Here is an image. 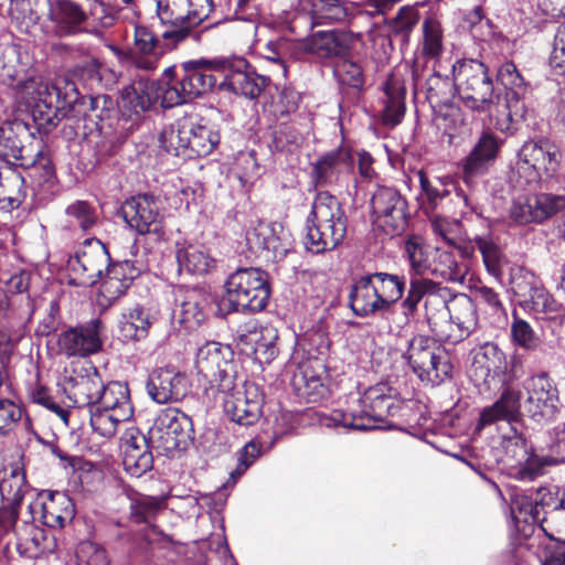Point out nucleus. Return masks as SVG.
Masks as SVG:
<instances>
[{
	"label": "nucleus",
	"instance_id": "obj_1",
	"mask_svg": "<svg viewBox=\"0 0 565 565\" xmlns=\"http://www.w3.org/2000/svg\"><path fill=\"white\" fill-rule=\"evenodd\" d=\"M212 10V0H160L157 13L166 29L159 39L148 26L136 25L129 63L138 70H156L160 58L182 43Z\"/></svg>",
	"mask_w": 565,
	"mask_h": 565
},
{
	"label": "nucleus",
	"instance_id": "obj_2",
	"mask_svg": "<svg viewBox=\"0 0 565 565\" xmlns=\"http://www.w3.org/2000/svg\"><path fill=\"white\" fill-rule=\"evenodd\" d=\"M398 408L397 392L385 383H379L361 396L351 397L345 408L318 414V422L328 428L376 429L386 416L394 415Z\"/></svg>",
	"mask_w": 565,
	"mask_h": 565
},
{
	"label": "nucleus",
	"instance_id": "obj_3",
	"mask_svg": "<svg viewBox=\"0 0 565 565\" xmlns=\"http://www.w3.org/2000/svg\"><path fill=\"white\" fill-rule=\"evenodd\" d=\"M307 223L306 245L312 253L332 250L345 238V212L339 200L329 192L316 195Z\"/></svg>",
	"mask_w": 565,
	"mask_h": 565
},
{
	"label": "nucleus",
	"instance_id": "obj_4",
	"mask_svg": "<svg viewBox=\"0 0 565 565\" xmlns=\"http://www.w3.org/2000/svg\"><path fill=\"white\" fill-rule=\"evenodd\" d=\"M160 147L175 157H205L220 142L218 132L194 116H185L162 130Z\"/></svg>",
	"mask_w": 565,
	"mask_h": 565
},
{
	"label": "nucleus",
	"instance_id": "obj_5",
	"mask_svg": "<svg viewBox=\"0 0 565 565\" xmlns=\"http://www.w3.org/2000/svg\"><path fill=\"white\" fill-rule=\"evenodd\" d=\"M555 146L544 140L526 141L511 168L509 182L520 190L535 189L543 180L551 179L559 166Z\"/></svg>",
	"mask_w": 565,
	"mask_h": 565
},
{
	"label": "nucleus",
	"instance_id": "obj_6",
	"mask_svg": "<svg viewBox=\"0 0 565 565\" xmlns=\"http://www.w3.org/2000/svg\"><path fill=\"white\" fill-rule=\"evenodd\" d=\"M455 88L461 102L468 108L478 111H492L499 96L488 67L478 60H459L451 66Z\"/></svg>",
	"mask_w": 565,
	"mask_h": 565
},
{
	"label": "nucleus",
	"instance_id": "obj_7",
	"mask_svg": "<svg viewBox=\"0 0 565 565\" xmlns=\"http://www.w3.org/2000/svg\"><path fill=\"white\" fill-rule=\"evenodd\" d=\"M402 356L416 376L428 385H439L451 375L448 352L428 335H414Z\"/></svg>",
	"mask_w": 565,
	"mask_h": 565
},
{
	"label": "nucleus",
	"instance_id": "obj_8",
	"mask_svg": "<svg viewBox=\"0 0 565 565\" xmlns=\"http://www.w3.org/2000/svg\"><path fill=\"white\" fill-rule=\"evenodd\" d=\"M269 295L267 275L258 268H239L225 282V300L234 311H260Z\"/></svg>",
	"mask_w": 565,
	"mask_h": 565
},
{
	"label": "nucleus",
	"instance_id": "obj_9",
	"mask_svg": "<svg viewBox=\"0 0 565 565\" xmlns=\"http://www.w3.org/2000/svg\"><path fill=\"white\" fill-rule=\"evenodd\" d=\"M234 352L230 345L220 342H206L196 353L198 372L220 393L235 388Z\"/></svg>",
	"mask_w": 565,
	"mask_h": 565
},
{
	"label": "nucleus",
	"instance_id": "obj_10",
	"mask_svg": "<svg viewBox=\"0 0 565 565\" xmlns=\"http://www.w3.org/2000/svg\"><path fill=\"white\" fill-rule=\"evenodd\" d=\"M501 448V461L514 469L515 478L522 481L534 480L544 473L546 467L558 462L554 457L535 454L532 445L516 431L502 438Z\"/></svg>",
	"mask_w": 565,
	"mask_h": 565
},
{
	"label": "nucleus",
	"instance_id": "obj_11",
	"mask_svg": "<svg viewBox=\"0 0 565 565\" xmlns=\"http://www.w3.org/2000/svg\"><path fill=\"white\" fill-rule=\"evenodd\" d=\"M191 418L174 407L161 409L151 428L149 439L152 445L167 454L185 449L192 441Z\"/></svg>",
	"mask_w": 565,
	"mask_h": 565
},
{
	"label": "nucleus",
	"instance_id": "obj_12",
	"mask_svg": "<svg viewBox=\"0 0 565 565\" xmlns=\"http://www.w3.org/2000/svg\"><path fill=\"white\" fill-rule=\"evenodd\" d=\"M526 398L521 407L523 413L539 425L552 422L559 408L558 390L554 381L541 373L524 382Z\"/></svg>",
	"mask_w": 565,
	"mask_h": 565
},
{
	"label": "nucleus",
	"instance_id": "obj_13",
	"mask_svg": "<svg viewBox=\"0 0 565 565\" xmlns=\"http://www.w3.org/2000/svg\"><path fill=\"white\" fill-rule=\"evenodd\" d=\"M100 0H86V6L74 0H49L47 20L53 33L58 38H67L86 32L88 19L96 14Z\"/></svg>",
	"mask_w": 565,
	"mask_h": 565
},
{
	"label": "nucleus",
	"instance_id": "obj_14",
	"mask_svg": "<svg viewBox=\"0 0 565 565\" xmlns=\"http://www.w3.org/2000/svg\"><path fill=\"white\" fill-rule=\"evenodd\" d=\"M373 224L385 235L402 233L407 224L406 201L401 194L386 186L379 188L371 200Z\"/></svg>",
	"mask_w": 565,
	"mask_h": 565
},
{
	"label": "nucleus",
	"instance_id": "obj_15",
	"mask_svg": "<svg viewBox=\"0 0 565 565\" xmlns=\"http://www.w3.org/2000/svg\"><path fill=\"white\" fill-rule=\"evenodd\" d=\"M108 263L109 255L104 244L98 239H86L81 249L67 262L70 282L75 286L95 284Z\"/></svg>",
	"mask_w": 565,
	"mask_h": 565
},
{
	"label": "nucleus",
	"instance_id": "obj_16",
	"mask_svg": "<svg viewBox=\"0 0 565 565\" xmlns=\"http://www.w3.org/2000/svg\"><path fill=\"white\" fill-rule=\"evenodd\" d=\"M244 58L215 61V71L220 77V88L246 98H257L267 85L264 76L248 72Z\"/></svg>",
	"mask_w": 565,
	"mask_h": 565
},
{
	"label": "nucleus",
	"instance_id": "obj_17",
	"mask_svg": "<svg viewBox=\"0 0 565 565\" xmlns=\"http://www.w3.org/2000/svg\"><path fill=\"white\" fill-rule=\"evenodd\" d=\"M511 285L524 309L533 315L548 316L557 311V301L532 271L520 269L512 276Z\"/></svg>",
	"mask_w": 565,
	"mask_h": 565
},
{
	"label": "nucleus",
	"instance_id": "obj_18",
	"mask_svg": "<svg viewBox=\"0 0 565 565\" xmlns=\"http://www.w3.org/2000/svg\"><path fill=\"white\" fill-rule=\"evenodd\" d=\"M565 206V196L550 193L523 195L513 200L510 217L519 224L541 223Z\"/></svg>",
	"mask_w": 565,
	"mask_h": 565
},
{
	"label": "nucleus",
	"instance_id": "obj_19",
	"mask_svg": "<svg viewBox=\"0 0 565 565\" xmlns=\"http://www.w3.org/2000/svg\"><path fill=\"white\" fill-rule=\"evenodd\" d=\"M503 140L489 131L482 132L469 154L461 163L462 181L473 188L477 180L494 163Z\"/></svg>",
	"mask_w": 565,
	"mask_h": 565
},
{
	"label": "nucleus",
	"instance_id": "obj_20",
	"mask_svg": "<svg viewBox=\"0 0 565 565\" xmlns=\"http://www.w3.org/2000/svg\"><path fill=\"white\" fill-rule=\"evenodd\" d=\"M225 412L231 419L239 425L255 424L260 415L264 404V395L254 383H247L243 391L236 390L222 393Z\"/></svg>",
	"mask_w": 565,
	"mask_h": 565
},
{
	"label": "nucleus",
	"instance_id": "obj_21",
	"mask_svg": "<svg viewBox=\"0 0 565 565\" xmlns=\"http://www.w3.org/2000/svg\"><path fill=\"white\" fill-rule=\"evenodd\" d=\"M126 223L137 233L159 234L162 231V215L152 195L143 194L127 200L121 207Z\"/></svg>",
	"mask_w": 565,
	"mask_h": 565
},
{
	"label": "nucleus",
	"instance_id": "obj_22",
	"mask_svg": "<svg viewBox=\"0 0 565 565\" xmlns=\"http://www.w3.org/2000/svg\"><path fill=\"white\" fill-rule=\"evenodd\" d=\"M353 169V156L349 148L340 147L321 157L312 166L311 178L316 185L341 184Z\"/></svg>",
	"mask_w": 565,
	"mask_h": 565
},
{
	"label": "nucleus",
	"instance_id": "obj_23",
	"mask_svg": "<svg viewBox=\"0 0 565 565\" xmlns=\"http://www.w3.org/2000/svg\"><path fill=\"white\" fill-rule=\"evenodd\" d=\"M439 287L430 279L414 278L409 282V289L403 301L404 313L413 315L418 303L425 298V312L433 332H437L436 312L445 308V299L438 295Z\"/></svg>",
	"mask_w": 565,
	"mask_h": 565
},
{
	"label": "nucleus",
	"instance_id": "obj_24",
	"mask_svg": "<svg viewBox=\"0 0 565 565\" xmlns=\"http://www.w3.org/2000/svg\"><path fill=\"white\" fill-rule=\"evenodd\" d=\"M124 469L139 478L152 468L153 457L146 436L136 427H129L120 439Z\"/></svg>",
	"mask_w": 565,
	"mask_h": 565
},
{
	"label": "nucleus",
	"instance_id": "obj_25",
	"mask_svg": "<svg viewBox=\"0 0 565 565\" xmlns=\"http://www.w3.org/2000/svg\"><path fill=\"white\" fill-rule=\"evenodd\" d=\"M100 326L99 320H94L85 327L62 332L57 338L60 352L66 356H88L98 352L102 348Z\"/></svg>",
	"mask_w": 565,
	"mask_h": 565
},
{
	"label": "nucleus",
	"instance_id": "obj_26",
	"mask_svg": "<svg viewBox=\"0 0 565 565\" xmlns=\"http://www.w3.org/2000/svg\"><path fill=\"white\" fill-rule=\"evenodd\" d=\"M146 387L152 401L166 404L181 399L188 392V382L174 369L159 367L150 373Z\"/></svg>",
	"mask_w": 565,
	"mask_h": 565
},
{
	"label": "nucleus",
	"instance_id": "obj_27",
	"mask_svg": "<svg viewBox=\"0 0 565 565\" xmlns=\"http://www.w3.org/2000/svg\"><path fill=\"white\" fill-rule=\"evenodd\" d=\"M33 521L52 527L61 529L73 515L71 500L62 493H50L34 500L29 505Z\"/></svg>",
	"mask_w": 565,
	"mask_h": 565
},
{
	"label": "nucleus",
	"instance_id": "obj_28",
	"mask_svg": "<svg viewBox=\"0 0 565 565\" xmlns=\"http://www.w3.org/2000/svg\"><path fill=\"white\" fill-rule=\"evenodd\" d=\"M140 274L131 260H122L108 266L107 274L99 289L100 306L109 307L120 298L131 281Z\"/></svg>",
	"mask_w": 565,
	"mask_h": 565
},
{
	"label": "nucleus",
	"instance_id": "obj_29",
	"mask_svg": "<svg viewBox=\"0 0 565 565\" xmlns=\"http://www.w3.org/2000/svg\"><path fill=\"white\" fill-rule=\"evenodd\" d=\"M159 99V85L147 78L134 81L121 89L118 105L124 115L147 111Z\"/></svg>",
	"mask_w": 565,
	"mask_h": 565
},
{
	"label": "nucleus",
	"instance_id": "obj_30",
	"mask_svg": "<svg viewBox=\"0 0 565 565\" xmlns=\"http://www.w3.org/2000/svg\"><path fill=\"white\" fill-rule=\"evenodd\" d=\"M559 502H565V499L558 498L557 487H541L533 501L518 497L512 503V513L516 521L536 522L541 518V510L545 512L558 505Z\"/></svg>",
	"mask_w": 565,
	"mask_h": 565
},
{
	"label": "nucleus",
	"instance_id": "obj_31",
	"mask_svg": "<svg viewBox=\"0 0 565 565\" xmlns=\"http://www.w3.org/2000/svg\"><path fill=\"white\" fill-rule=\"evenodd\" d=\"M174 252L179 269L190 275H204L215 267V259L207 248L199 243L177 242Z\"/></svg>",
	"mask_w": 565,
	"mask_h": 565
},
{
	"label": "nucleus",
	"instance_id": "obj_32",
	"mask_svg": "<svg viewBox=\"0 0 565 565\" xmlns=\"http://www.w3.org/2000/svg\"><path fill=\"white\" fill-rule=\"evenodd\" d=\"M68 392L78 405L97 404L104 388L103 380L96 367L88 365L70 379Z\"/></svg>",
	"mask_w": 565,
	"mask_h": 565
},
{
	"label": "nucleus",
	"instance_id": "obj_33",
	"mask_svg": "<svg viewBox=\"0 0 565 565\" xmlns=\"http://www.w3.org/2000/svg\"><path fill=\"white\" fill-rule=\"evenodd\" d=\"M521 392L507 388L501 396L492 405L484 407L480 412L477 429L481 430L486 426L495 424L497 422H512L518 418L521 409Z\"/></svg>",
	"mask_w": 565,
	"mask_h": 565
},
{
	"label": "nucleus",
	"instance_id": "obj_34",
	"mask_svg": "<svg viewBox=\"0 0 565 565\" xmlns=\"http://www.w3.org/2000/svg\"><path fill=\"white\" fill-rule=\"evenodd\" d=\"M448 313L450 321L458 328L461 339L469 337L478 326V313L475 302L465 294L454 296L448 302L445 300L443 311L436 317Z\"/></svg>",
	"mask_w": 565,
	"mask_h": 565
},
{
	"label": "nucleus",
	"instance_id": "obj_35",
	"mask_svg": "<svg viewBox=\"0 0 565 565\" xmlns=\"http://www.w3.org/2000/svg\"><path fill=\"white\" fill-rule=\"evenodd\" d=\"M472 367L476 376L484 382L500 377L507 372V356L495 343L486 342L473 350Z\"/></svg>",
	"mask_w": 565,
	"mask_h": 565
},
{
	"label": "nucleus",
	"instance_id": "obj_36",
	"mask_svg": "<svg viewBox=\"0 0 565 565\" xmlns=\"http://www.w3.org/2000/svg\"><path fill=\"white\" fill-rule=\"evenodd\" d=\"M349 298L351 309L356 316L367 317L386 311L370 274L355 280Z\"/></svg>",
	"mask_w": 565,
	"mask_h": 565
},
{
	"label": "nucleus",
	"instance_id": "obj_37",
	"mask_svg": "<svg viewBox=\"0 0 565 565\" xmlns=\"http://www.w3.org/2000/svg\"><path fill=\"white\" fill-rule=\"evenodd\" d=\"M183 85L188 90V98L191 100L205 94L214 86H220V77L215 71V61L203 64H188L181 75Z\"/></svg>",
	"mask_w": 565,
	"mask_h": 565
},
{
	"label": "nucleus",
	"instance_id": "obj_38",
	"mask_svg": "<svg viewBox=\"0 0 565 565\" xmlns=\"http://www.w3.org/2000/svg\"><path fill=\"white\" fill-rule=\"evenodd\" d=\"M277 340L278 331L270 324L255 327L242 337V341L253 348L255 359L266 364L278 354Z\"/></svg>",
	"mask_w": 565,
	"mask_h": 565
},
{
	"label": "nucleus",
	"instance_id": "obj_39",
	"mask_svg": "<svg viewBox=\"0 0 565 565\" xmlns=\"http://www.w3.org/2000/svg\"><path fill=\"white\" fill-rule=\"evenodd\" d=\"M405 95L406 88L403 82L396 75H391L385 84L386 98L382 110V122L384 126L393 128L401 124L406 109Z\"/></svg>",
	"mask_w": 565,
	"mask_h": 565
},
{
	"label": "nucleus",
	"instance_id": "obj_40",
	"mask_svg": "<svg viewBox=\"0 0 565 565\" xmlns=\"http://www.w3.org/2000/svg\"><path fill=\"white\" fill-rule=\"evenodd\" d=\"M56 547L55 537L46 530L29 525L18 537L17 551L21 556L39 558Z\"/></svg>",
	"mask_w": 565,
	"mask_h": 565
},
{
	"label": "nucleus",
	"instance_id": "obj_41",
	"mask_svg": "<svg viewBox=\"0 0 565 565\" xmlns=\"http://www.w3.org/2000/svg\"><path fill=\"white\" fill-rule=\"evenodd\" d=\"M246 242L250 249L265 253V258L271 260L284 258L288 252L287 246L275 235L274 230L263 223L246 233Z\"/></svg>",
	"mask_w": 565,
	"mask_h": 565
},
{
	"label": "nucleus",
	"instance_id": "obj_42",
	"mask_svg": "<svg viewBox=\"0 0 565 565\" xmlns=\"http://www.w3.org/2000/svg\"><path fill=\"white\" fill-rule=\"evenodd\" d=\"M25 89L31 94L30 103L36 108L41 115H46L50 120V115L54 114L60 108L61 104V87L57 81L52 84L43 79H31L25 84Z\"/></svg>",
	"mask_w": 565,
	"mask_h": 565
},
{
	"label": "nucleus",
	"instance_id": "obj_43",
	"mask_svg": "<svg viewBox=\"0 0 565 565\" xmlns=\"http://www.w3.org/2000/svg\"><path fill=\"white\" fill-rule=\"evenodd\" d=\"M157 313L149 308L137 305L124 312L120 321V331L125 338L140 341L147 338L152 324L157 321Z\"/></svg>",
	"mask_w": 565,
	"mask_h": 565
},
{
	"label": "nucleus",
	"instance_id": "obj_44",
	"mask_svg": "<svg viewBox=\"0 0 565 565\" xmlns=\"http://www.w3.org/2000/svg\"><path fill=\"white\" fill-rule=\"evenodd\" d=\"M305 51L321 57L342 55L348 50L347 38L335 31L317 32L302 43Z\"/></svg>",
	"mask_w": 565,
	"mask_h": 565
},
{
	"label": "nucleus",
	"instance_id": "obj_45",
	"mask_svg": "<svg viewBox=\"0 0 565 565\" xmlns=\"http://www.w3.org/2000/svg\"><path fill=\"white\" fill-rule=\"evenodd\" d=\"M97 404L115 412L117 416L130 419L134 414L130 391L124 382L115 381L104 385Z\"/></svg>",
	"mask_w": 565,
	"mask_h": 565
},
{
	"label": "nucleus",
	"instance_id": "obj_46",
	"mask_svg": "<svg viewBox=\"0 0 565 565\" xmlns=\"http://www.w3.org/2000/svg\"><path fill=\"white\" fill-rule=\"evenodd\" d=\"M206 303L207 301L201 292L189 291L175 310L174 316L186 330L195 329L205 320Z\"/></svg>",
	"mask_w": 565,
	"mask_h": 565
},
{
	"label": "nucleus",
	"instance_id": "obj_47",
	"mask_svg": "<svg viewBox=\"0 0 565 565\" xmlns=\"http://www.w3.org/2000/svg\"><path fill=\"white\" fill-rule=\"evenodd\" d=\"M370 276L386 311L402 299L406 287L404 276L383 271L373 273Z\"/></svg>",
	"mask_w": 565,
	"mask_h": 565
},
{
	"label": "nucleus",
	"instance_id": "obj_48",
	"mask_svg": "<svg viewBox=\"0 0 565 565\" xmlns=\"http://www.w3.org/2000/svg\"><path fill=\"white\" fill-rule=\"evenodd\" d=\"M311 7L317 23L344 21L358 11L355 3L341 0H311Z\"/></svg>",
	"mask_w": 565,
	"mask_h": 565
},
{
	"label": "nucleus",
	"instance_id": "obj_49",
	"mask_svg": "<svg viewBox=\"0 0 565 565\" xmlns=\"http://www.w3.org/2000/svg\"><path fill=\"white\" fill-rule=\"evenodd\" d=\"M495 104L497 114L504 117L503 119L498 118L495 122V127L500 131H509L512 122L526 118L527 108L518 90L507 92L504 103L500 104L498 99Z\"/></svg>",
	"mask_w": 565,
	"mask_h": 565
},
{
	"label": "nucleus",
	"instance_id": "obj_50",
	"mask_svg": "<svg viewBox=\"0 0 565 565\" xmlns=\"http://www.w3.org/2000/svg\"><path fill=\"white\" fill-rule=\"evenodd\" d=\"M89 414L93 430L104 438L114 437L119 424L129 420L127 417L117 416L115 412L99 404L90 406Z\"/></svg>",
	"mask_w": 565,
	"mask_h": 565
},
{
	"label": "nucleus",
	"instance_id": "obj_51",
	"mask_svg": "<svg viewBox=\"0 0 565 565\" xmlns=\"http://www.w3.org/2000/svg\"><path fill=\"white\" fill-rule=\"evenodd\" d=\"M537 522L550 540L565 544V502L546 510Z\"/></svg>",
	"mask_w": 565,
	"mask_h": 565
},
{
	"label": "nucleus",
	"instance_id": "obj_52",
	"mask_svg": "<svg viewBox=\"0 0 565 565\" xmlns=\"http://www.w3.org/2000/svg\"><path fill=\"white\" fill-rule=\"evenodd\" d=\"M476 245L482 255L488 273L495 278H500L505 265V257L499 245L490 237H477Z\"/></svg>",
	"mask_w": 565,
	"mask_h": 565
},
{
	"label": "nucleus",
	"instance_id": "obj_53",
	"mask_svg": "<svg viewBox=\"0 0 565 565\" xmlns=\"http://www.w3.org/2000/svg\"><path fill=\"white\" fill-rule=\"evenodd\" d=\"M163 497L137 494L130 502V515L137 523L147 522L164 508Z\"/></svg>",
	"mask_w": 565,
	"mask_h": 565
},
{
	"label": "nucleus",
	"instance_id": "obj_54",
	"mask_svg": "<svg viewBox=\"0 0 565 565\" xmlns=\"http://www.w3.org/2000/svg\"><path fill=\"white\" fill-rule=\"evenodd\" d=\"M431 271L446 280L457 281L463 278L466 269L451 252L437 247Z\"/></svg>",
	"mask_w": 565,
	"mask_h": 565
},
{
	"label": "nucleus",
	"instance_id": "obj_55",
	"mask_svg": "<svg viewBox=\"0 0 565 565\" xmlns=\"http://www.w3.org/2000/svg\"><path fill=\"white\" fill-rule=\"evenodd\" d=\"M443 51V30L440 22L428 17L423 22V52L430 56L437 57Z\"/></svg>",
	"mask_w": 565,
	"mask_h": 565
},
{
	"label": "nucleus",
	"instance_id": "obj_56",
	"mask_svg": "<svg viewBox=\"0 0 565 565\" xmlns=\"http://www.w3.org/2000/svg\"><path fill=\"white\" fill-rule=\"evenodd\" d=\"M25 493V477L20 470H13L9 477L0 483L2 502L20 504Z\"/></svg>",
	"mask_w": 565,
	"mask_h": 565
},
{
	"label": "nucleus",
	"instance_id": "obj_57",
	"mask_svg": "<svg viewBox=\"0 0 565 565\" xmlns=\"http://www.w3.org/2000/svg\"><path fill=\"white\" fill-rule=\"evenodd\" d=\"M290 43L287 40L279 39L277 41H269L265 46L263 54L264 58L276 66V73L286 78L288 66L286 61L287 52L289 51Z\"/></svg>",
	"mask_w": 565,
	"mask_h": 565
},
{
	"label": "nucleus",
	"instance_id": "obj_58",
	"mask_svg": "<svg viewBox=\"0 0 565 565\" xmlns=\"http://www.w3.org/2000/svg\"><path fill=\"white\" fill-rule=\"evenodd\" d=\"M334 76L341 85L352 88H361L364 83L362 68L359 64L343 60L340 61L334 67Z\"/></svg>",
	"mask_w": 565,
	"mask_h": 565
},
{
	"label": "nucleus",
	"instance_id": "obj_59",
	"mask_svg": "<svg viewBox=\"0 0 565 565\" xmlns=\"http://www.w3.org/2000/svg\"><path fill=\"white\" fill-rule=\"evenodd\" d=\"M77 565H108L109 561L106 551L98 544L84 541L76 548Z\"/></svg>",
	"mask_w": 565,
	"mask_h": 565
},
{
	"label": "nucleus",
	"instance_id": "obj_60",
	"mask_svg": "<svg viewBox=\"0 0 565 565\" xmlns=\"http://www.w3.org/2000/svg\"><path fill=\"white\" fill-rule=\"evenodd\" d=\"M426 84L430 97L447 98L456 92L454 77L449 78L448 75L441 74L437 63H435L434 73L427 78Z\"/></svg>",
	"mask_w": 565,
	"mask_h": 565
},
{
	"label": "nucleus",
	"instance_id": "obj_61",
	"mask_svg": "<svg viewBox=\"0 0 565 565\" xmlns=\"http://www.w3.org/2000/svg\"><path fill=\"white\" fill-rule=\"evenodd\" d=\"M159 98H161V104L166 108L182 105L191 100L188 98V90L183 85L181 76L174 82H168L164 88L159 86Z\"/></svg>",
	"mask_w": 565,
	"mask_h": 565
},
{
	"label": "nucleus",
	"instance_id": "obj_62",
	"mask_svg": "<svg viewBox=\"0 0 565 565\" xmlns=\"http://www.w3.org/2000/svg\"><path fill=\"white\" fill-rule=\"evenodd\" d=\"M29 397L33 403L39 404L55 413L63 420V423L67 425L70 412L60 406L53 399L45 386L35 385L34 387L30 388Z\"/></svg>",
	"mask_w": 565,
	"mask_h": 565
},
{
	"label": "nucleus",
	"instance_id": "obj_63",
	"mask_svg": "<svg viewBox=\"0 0 565 565\" xmlns=\"http://www.w3.org/2000/svg\"><path fill=\"white\" fill-rule=\"evenodd\" d=\"M511 334L514 342L529 350H534L540 343V339L531 326L522 319H514L511 326Z\"/></svg>",
	"mask_w": 565,
	"mask_h": 565
},
{
	"label": "nucleus",
	"instance_id": "obj_64",
	"mask_svg": "<svg viewBox=\"0 0 565 565\" xmlns=\"http://www.w3.org/2000/svg\"><path fill=\"white\" fill-rule=\"evenodd\" d=\"M66 213L83 231L89 230L97 220L95 210L86 201L74 202L67 207Z\"/></svg>",
	"mask_w": 565,
	"mask_h": 565
}]
</instances>
